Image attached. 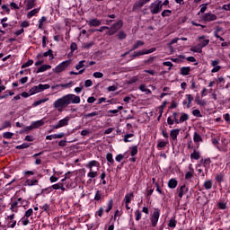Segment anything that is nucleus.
<instances>
[{"label": "nucleus", "instance_id": "6e6d98bb", "mask_svg": "<svg viewBox=\"0 0 230 230\" xmlns=\"http://www.w3.org/2000/svg\"><path fill=\"white\" fill-rule=\"evenodd\" d=\"M8 127H12V123L9 120H5L3 123L2 128H0V130H3V128H8Z\"/></svg>", "mask_w": 230, "mask_h": 230}, {"label": "nucleus", "instance_id": "2f4dec72", "mask_svg": "<svg viewBox=\"0 0 230 230\" xmlns=\"http://www.w3.org/2000/svg\"><path fill=\"white\" fill-rule=\"evenodd\" d=\"M49 84H40L39 85H38V89H39V91H40V93H42V91H46V89H49Z\"/></svg>", "mask_w": 230, "mask_h": 230}, {"label": "nucleus", "instance_id": "aec40b11", "mask_svg": "<svg viewBox=\"0 0 230 230\" xmlns=\"http://www.w3.org/2000/svg\"><path fill=\"white\" fill-rule=\"evenodd\" d=\"M39 180H26L25 186H37Z\"/></svg>", "mask_w": 230, "mask_h": 230}, {"label": "nucleus", "instance_id": "e2e57ef3", "mask_svg": "<svg viewBox=\"0 0 230 230\" xmlns=\"http://www.w3.org/2000/svg\"><path fill=\"white\" fill-rule=\"evenodd\" d=\"M70 49L72 52L76 51L78 49V45H76L75 42L71 43Z\"/></svg>", "mask_w": 230, "mask_h": 230}, {"label": "nucleus", "instance_id": "72a5a7b5", "mask_svg": "<svg viewBox=\"0 0 230 230\" xmlns=\"http://www.w3.org/2000/svg\"><path fill=\"white\" fill-rule=\"evenodd\" d=\"M195 102L198 105H201L202 107H204V105H206V102L200 100V96H199V95L196 96Z\"/></svg>", "mask_w": 230, "mask_h": 230}, {"label": "nucleus", "instance_id": "dca6fc26", "mask_svg": "<svg viewBox=\"0 0 230 230\" xmlns=\"http://www.w3.org/2000/svg\"><path fill=\"white\" fill-rule=\"evenodd\" d=\"M132 199H134V192H131L129 194H126L124 200L125 204H130Z\"/></svg>", "mask_w": 230, "mask_h": 230}, {"label": "nucleus", "instance_id": "20e7f679", "mask_svg": "<svg viewBox=\"0 0 230 230\" xmlns=\"http://www.w3.org/2000/svg\"><path fill=\"white\" fill-rule=\"evenodd\" d=\"M69 66H71V60L63 61L54 68V73H62V71H66Z\"/></svg>", "mask_w": 230, "mask_h": 230}, {"label": "nucleus", "instance_id": "2eb2a0df", "mask_svg": "<svg viewBox=\"0 0 230 230\" xmlns=\"http://www.w3.org/2000/svg\"><path fill=\"white\" fill-rule=\"evenodd\" d=\"M43 125H44V120L40 119V120L32 122L31 127L33 129V128H39V127H42Z\"/></svg>", "mask_w": 230, "mask_h": 230}, {"label": "nucleus", "instance_id": "b1692460", "mask_svg": "<svg viewBox=\"0 0 230 230\" xmlns=\"http://www.w3.org/2000/svg\"><path fill=\"white\" fill-rule=\"evenodd\" d=\"M190 159H196V160L200 159V153H199V151L194 149L193 153L190 155Z\"/></svg>", "mask_w": 230, "mask_h": 230}, {"label": "nucleus", "instance_id": "6ab92c4d", "mask_svg": "<svg viewBox=\"0 0 230 230\" xmlns=\"http://www.w3.org/2000/svg\"><path fill=\"white\" fill-rule=\"evenodd\" d=\"M48 69H51L49 65H42L38 68L36 73H44V71H48Z\"/></svg>", "mask_w": 230, "mask_h": 230}, {"label": "nucleus", "instance_id": "de8ad7c7", "mask_svg": "<svg viewBox=\"0 0 230 230\" xmlns=\"http://www.w3.org/2000/svg\"><path fill=\"white\" fill-rule=\"evenodd\" d=\"M3 137H4L5 139H12V137H13V133L5 132L3 134Z\"/></svg>", "mask_w": 230, "mask_h": 230}, {"label": "nucleus", "instance_id": "f3484780", "mask_svg": "<svg viewBox=\"0 0 230 230\" xmlns=\"http://www.w3.org/2000/svg\"><path fill=\"white\" fill-rule=\"evenodd\" d=\"M186 191H188V189H186V185H182L179 190L178 197H180V199H182Z\"/></svg>", "mask_w": 230, "mask_h": 230}, {"label": "nucleus", "instance_id": "f257e3e1", "mask_svg": "<svg viewBox=\"0 0 230 230\" xmlns=\"http://www.w3.org/2000/svg\"><path fill=\"white\" fill-rule=\"evenodd\" d=\"M71 103H80V96L75 95L73 93H68L56 100L53 103V107L54 109H58V112H62V111L67 108V106L71 105Z\"/></svg>", "mask_w": 230, "mask_h": 230}, {"label": "nucleus", "instance_id": "9d476101", "mask_svg": "<svg viewBox=\"0 0 230 230\" xmlns=\"http://www.w3.org/2000/svg\"><path fill=\"white\" fill-rule=\"evenodd\" d=\"M190 71H191L190 66H182L180 69V75H181V76H188V75H190Z\"/></svg>", "mask_w": 230, "mask_h": 230}, {"label": "nucleus", "instance_id": "0e129e2a", "mask_svg": "<svg viewBox=\"0 0 230 230\" xmlns=\"http://www.w3.org/2000/svg\"><path fill=\"white\" fill-rule=\"evenodd\" d=\"M136 82H137V76H133L131 79H129L128 81V85H132V84H136Z\"/></svg>", "mask_w": 230, "mask_h": 230}, {"label": "nucleus", "instance_id": "f704fd0d", "mask_svg": "<svg viewBox=\"0 0 230 230\" xmlns=\"http://www.w3.org/2000/svg\"><path fill=\"white\" fill-rule=\"evenodd\" d=\"M204 188L205 190H211V188H213V182H211V181H206L204 182Z\"/></svg>", "mask_w": 230, "mask_h": 230}, {"label": "nucleus", "instance_id": "f03ea898", "mask_svg": "<svg viewBox=\"0 0 230 230\" xmlns=\"http://www.w3.org/2000/svg\"><path fill=\"white\" fill-rule=\"evenodd\" d=\"M121 28H123V21L119 20L117 22H115L111 25L109 31L107 32V35L112 36L115 33H118V31H119V30H121Z\"/></svg>", "mask_w": 230, "mask_h": 230}, {"label": "nucleus", "instance_id": "ddd939ff", "mask_svg": "<svg viewBox=\"0 0 230 230\" xmlns=\"http://www.w3.org/2000/svg\"><path fill=\"white\" fill-rule=\"evenodd\" d=\"M186 98L188 100V102L186 101H183V105H186V103H187V109H190V107H191V102H193V95L187 94Z\"/></svg>", "mask_w": 230, "mask_h": 230}, {"label": "nucleus", "instance_id": "69168bd1", "mask_svg": "<svg viewBox=\"0 0 230 230\" xmlns=\"http://www.w3.org/2000/svg\"><path fill=\"white\" fill-rule=\"evenodd\" d=\"M94 78H103V73L102 72H95L93 73Z\"/></svg>", "mask_w": 230, "mask_h": 230}, {"label": "nucleus", "instance_id": "680f3d73", "mask_svg": "<svg viewBox=\"0 0 230 230\" xmlns=\"http://www.w3.org/2000/svg\"><path fill=\"white\" fill-rule=\"evenodd\" d=\"M94 116H98V112L97 111H93L92 113L85 114L84 118L85 119H87V118H94Z\"/></svg>", "mask_w": 230, "mask_h": 230}, {"label": "nucleus", "instance_id": "473e14b6", "mask_svg": "<svg viewBox=\"0 0 230 230\" xmlns=\"http://www.w3.org/2000/svg\"><path fill=\"white\" fill-rule=\"evenodd\" d=\"M145 55V49L137 52H134V54L131 56V58H137V57H141Z\"/></svg>", "mask_w": 230, "mask_h": 230}, {"label": "nucleus", "instance_id": "4c0bfd02", "mask_svg": "<svg viewBox=\"0 0 230 230\" xmlns=\"http://www.w3.org/2000/svg\"><path fill=\"white\" fill-rule=\"evenodd\" d=\"M24 148H30V145L23 143V144L16 146V150H24Z\"/></svg>", "mask_w": 230, "mask_h": 230}, {"label": "nucleus", "instance_id": "ea45409f", "mask_svg": "<svg viewBox=\"0 0 230 230\" xmlns=\"http://www.w3.org/2000/svg\"><path fill=\"white\" fill-rule=\"evenodd\" d=\"M150 0H140L137 4V6L138 8H142V6H145V4H146V3H149Z\"/></svg>", "mask_w": 230, "mask_h": 230}, {"label": "nucleus", "instance_id": "bb28decb", "mask_svg": "<svg viewBox=\"0 0 230 230\" xmlns=\"http://www.w3.org/2000/svg\"><path fill=\"white\" fill-rule=\"evenodd\" d=\"M87 177H89V179H94V178L98 177V172H94V171H93V169H91L87 174Z\"/></svg>", "mask_w": 230, "mask_h": 230}, {"label": "nucleus", "instance_id": "09e8293b", "mask_svg": "<svg viewBox=\"0 0 230 230\" xmlns=\"http://www.w3.org/2000/svg\"><path fill=\"white\" fill-rule=\"evenodd\" d=\"M93 46H94V42L91 41L89 43H84L83 44V48L84 49H90V48H93Z\"/></svg>", "mask_w": 230, "mask_h": 230}, {"label": "nucleus", "instance_id": "864d4df0", "mask_svg": "<svg viewBox=\"0 0 230 230\" xmlns=\"http://www.w3.org/2000/svg\"><path fill=\"white\" fill-rule=\"evenodd\" d=\"M217 182H224V174L220 173L216 176Z\"/></svg>", "mask_w": 230, "mask_h": 230}, {"label": "nucleus", "instance_id": "1a4fd4ad", "mask_svg": "<svg viewBox=\"0 0 230 230\" xmlns=\"http://www.w3.org/2000/svg\"><path fill=\"white\" fill-rule=\"evenodd\" d=\"M87 24L90 25V27H98V26H102V20H98V19H91L90 21L87 22Z\"/></svg>", "mask_w": 230, "mask_h": 230}, {"label": "nucleus", "instance_id": "c85d7f7f", "mask_svg": "<svg viewBox=\"0 0 230 230\" xmlns=\"http://www.w3.org/2000/svg\"><path fill=\"white\" fill-rule=\"evenodd\" d=\"M117 37L119 39V40H124V39H127V33H125V31H120L118 34Z\"/></svg>", "mask_w": 230, "mask_h": 230}, {"label": "nucleus", "instance_id": "a878e982", "mask_svg": "<svg viewBox=\"0 0 230 230\" xmlns=\"http://www.w3.org/2000/svg\"><path fill=\"white\" fill-rule=\"evenodd\" d=\"M49 100V98H45L37 102H34L32 104V107H38V105H41V103H46V102H48Z\"/></svg>", "mask_w": 230, "mask_h": 230}, {"label": "nucleus", "instance_id": "58836bf2", "mask_svg": "<svg viewBox=\"0 0 230 230\" xmlns=\"http://www.w3.org/2000/svg\"><path fill=\"white\" fill-rule=\"evenodd\" d=\"M130 155H132V157L137 155V146H133L132 147H130Z\"/></svg>", "mask_w": 230, "mask_h": 230}, {"label": "nucleus", "instance_id": "338daca9", "mask_svg": "<svg viewBox=\"0 0 230 230\" xmlns=\"http://www.w3.org/2000/svg\"><path fill=\"white\" fill-rule=\"evenodd\" d=\"M112 209V199H111L108 203V208L106 209V213H109Z\"/></svg>", "mask_w": 230, "mask_h": 230}, {"label": "nucleus", "instance_id": "5fc2aeb1", "mask_svg": "<svg viewBox=\"0 0 230 230\" xmlns=\"http://www.w3.org/2000/svg\"><path fill=\"white\" fill-rule=\"evenodd\" d=\"M30 130H33V127L31 125L25 127L23 130L20 131V134H24V132L28 133Z\"/></svg>", "mask_w": 230, "mask_h": 230}, {"label": "nucleus", "instance_id": "4d7b16f0", "mask_svg": "<svg viewBox=\"0 0 230 230\" xmlns=\"http://www.w3.org/2000/svg\"><path fill=\"white\" fill-rule=\"evenodd\" d=\"M85 62V60H82L79 62V64L75 66V69L80 70L82 69V67H85V65L84 64Z\"/></svg>", "mask_w": 230, "mask_h": 230}, {"label": "nucleus", "instance_id": "bf43d9fd", "mask_svg": "<svg viewBox=\"0 0 230 230\" xmlns=\"http://www.w3.org/2000/svg\"><path fill=\"white\" fill-rule=\"evenodd\" d=\"M192 114H193V116H196L197 118H202V115L200 114V110H193Z\"/></svg>", "mask_w": 230, "mask_h": 230}, {"label": "nucleus", "instance_id": "9b49d317", "mask_svg": "<svg viewBox=\"0 0 230 230\" xmlns=\"http://www.w3.org/2000/svg\"><path fill=\"white\" fill-rule=\"evenodd\" d=\"M179 132H181V129L179 128L171 130L170 136L172 141H177V136H179Z\"/></svg>", "mask_w": 230, "mask_h": 230}, {"label": "nucleus", "instance_id": "39448f33", "mask_svg": "<svg viewBox=\"0 0 230 230\" xmlns=\"http://www.w3.org/2000/svg\"><path fill=\"white\" fill-rule=\"evenodd\" d=\"M151 13L155 15L163 10V4H161V1H155V3L151 4L150 5Z\"/></svg>", "mask_w": 230, "mask_h": 230}, {"label": "nucleus", "instance_id": "423d86ee", "mask_svg": "<svg viewBox=\"0 0 230 230\" xmlns=\"http://www.w3.org/2000/svg\"><path fill=\"white\" fill-rule=\"evenodd\" d=\"M217 17L216 14H213L211 13H207L202 15V21L205 22H211L212 21H217Z\"/></svg>", "mask_w": 230, "mask_h": 230}, {"label": "nucleus", "instance_id": "e433bc0d", "mask_svg": "<svg viewBox=\"0 0 230 230\" xmlns=\"http://www.w3.org/2000/svg\"><path fill=\"white\" fill-rule=\"evenodd\" d=\"M33 66V59H29L25 64L22 65V69Z\"/></svg>", "mask_w": 230, "mask_h": 230}, {"label": "nucleus", "instance_id": "79ce46f5", "mask_svg": "<svg viewBox=\"0 0 230 230\" xmlns=\"http://www.w3.org/2000/svg\"><path fill=\"white\" fill-rule=\"evenodd\" d=\"M48 21V18L46 16H42L41 19L39 21V28L41 30L42 26H44L43 22H46Z\"/></svg>", "mask_w": 230, "mask_h": 230}, {"label": "nucleus", "instance_id": "49530a36", "mask_svg": "<svg viewBox=\"0 0 230 230\" xmlns=\"http://www.w3.org/2000/svg\"><path fill=\"white\" fill-rule=\"evenodd\" d=\"M106 159H107L108 163H111V164H114V159L112 158V154L108 153L106 155Z\"/></svg>", "mask_w": 230, "mask_h": 230}, {"label": "nucleus", "instance_id": "7c9ffc66", "mask_svg": "<svg viewBox=\"0 0 230 230\" xmlns=\"http://www.w3.org/2000/svg\"><path fill=\"white\" fill-rule=\"evenodd\" d=\"M193 139H194V143H200V141H202V137L199 135V133L195 132Z\"/></svg>", "mask_w": 230, "mask_h": 230}, {"label": "nucleus", "instance_id": "a18cd8bd", "mask_svg": "<svg viewBox=\"0 0 230 230\" xmlns=\"http://www.w3.org/2000/svg\"><path fill=\"white\" fill-rule=\"evenodd\" d=\"M190 119V116H188L187 113H182V115L180 118V121H181V123H184V121H187V119Z\"/></svg>", "mask_w": 230, "mask_h": 230}, {"label": "nucleus", "instance_id": "f8f14e48", "mask_svg": "<svg viewBox=\"0 0 230 230\" xmlns=\"http://www.w3.org/2000/svg\"><path fill=\"white\" fill-rule=\"evenodd\" d=\"M177 184H178V181L175 178H172L168 181V186L169 188H171V190H175V188H177Z\"/></svg>", "mask_w": 230, "mask_h": 230}, {"label": "nucleus", "instance_id": "603ef678", "mask_svg": "<svg viewBox=\"0 0 230 230\" xmlns=\"http://www.w3.org/2000/svg\"><path fill=\"white\" fill-rule=\"evenodd\" d=\"M190 51L194 53H202V49L200 47H191Z\"/></svg>", "mask_w": 230, "mask_h": 230}, {"label": "nucleus", "instance_id": "c756f323", "mask_svg": "<svg viewBox=\"0 0 230 230\" xmlns=\"http://www.w3.org/2000/svg\"><path fill=\"white\" fill-rule=\"evenodd\" d=\"M36 0H27V10H31L35 6Z\"/></svg>", "mask_w": 230, "mask_h": 230}, {"label": "nucleus", "instance_id": "37998d69", "mask_svg": "<svg viewBox=\"0 0 230 230\" xmlns=\"http://www.w3.org/2000/svg\"><path fill=\"white\" fill-rule=\"evenodd\" d=\"M208 44H209V40H204L203 41H201V43H199L198 45L199 48H206V46H208Z\"/></svg>", "mask_w": 230, "mask_h": 230}, {"label": "nucleus", "instance_id": "3c124183", "mask_svg": "<svg viewBox=\"0 0 230 230\" xmlns=\"http://www.w3.org/2000/svg\"><path fill=\"white\" fill-rule=\"evenodd\" d=\"M224 31V29L220 26L216 27L215 31H214L215 37H218V35H219L218 33H220V31Z\"/></svg>", "mask_w": 230, "mask_h": 230}, {"label": "nucleus", "instance_id": "393cba45", "mask_svg": "<svg viewBox=\"0 0 230 230\" xmlns=\"http://www.w3.org/2000/svg\"><path fill=\"white\" fill-rule=\"evenodd\" d=\"M200 163L204 165L205 168H209L210 164H211V159L208 158V159H202L200 161Z\"/></svg>", "mask_w": 230, "mask_h": 230}, {"label": "nucleus", "instance_id": "5701e85b", "mask_svg": "<svg viewBox=\"0 0 230 230\" xmlns=\"http://www.w3.org/2000/svg\"><path fill=\"white\" fill-rule=\"evenodd\" d=\"M37 93H40L39 90V86H33L29 90V93L31 96H33V94H37Z\"/></svg>", "mask_w": 230, "mask_h": 230}, {"label": "nucleus", "instance_id": "0eeeda50", "mask_svg": "<svg viewBox=\"0 0 230 230\" xmlns=\"http://www.w3.org/2000/svg\"><path fill=\"white\" fill-rule=\"evenodd\" d=\"M69 124V117H66L63 119H60L58 123V125L54 126L53 128H62V127H66V125Z\"/></svg>", "mask_w": 230, "mask_h": 230}, {"label": "nucleus", "instance_id": "7ed1b4c3", "mask_svg": "<svg viewBox=\"0 0 230 230\" xmlns=\"http://www.w3.org/2000/svg\"><path fill=\"white\" fill-rule=\"evenodd\" d=\"M26 206H28V201L22 200V199L20 198L11 204L10 209L14 213H17V209H15L16 208H26Z\"/></svg>", "mask_w": 230, "mask_h": 230}, {"label": "nucleus", "instance_id": "c9c22d12", "mask_svg": "<svg viewBox=\"0 0 230 230\" xmlns=\"http://www.w3.org/2000/svg\"><path fill=\"white\" fill-rule=\"evenodd\" d=\"M43 57H49L50 60H53V58H55V57H53L52 49H49L47 52L43 53Z\"/></svg>", "mask_w": 230, "mask_h": 230}, {"label": "nucleus", "instance_id": "c03bdc74", "mask_svg": "<svg viewBox=\"0 0 230 230\" xmlns=\"http://www.w3.org/2000/svg\"><path fill=\"white\" fill-rule=\"evenodd\" d=\"M172 15V10H164L162 12V17H170Z\"/></svg>", "mask_w": 230, "mask_h": 230}, {"label": "nucleus", "instance_id": "8fccbe9b", "mask_svg": "<svg viewBox=\"0 0 230 230\" xmlns=\"http://www.w3.org/2000/svg\"><path fill=\"white\" fill-rule=\"evenodd\" d=\"M22 226H28L30 224V219L29 217H26V216H24L22 220H21Z\"/></svg>", "mask_w": 230, "mask_h": 230}, {"label": "nucleus", "instance_id": "4468645a", "mask_svg": "<svg viewBox=\"0 0 230 230\" xmlns=\"http://www.w3.org/2000/svg\"><path fill=\"white\" fill-rule=\"evenodd\" d=\"M93 166H96L97 168L100 167V163H98V161L93 160L88 163V164L86 165L87 168H89V170H93Z\"/></svg>", "mask_w": 230, "mask_h": 230}, {"label": "nucleus", "instance_id": "4be33fe9", "mask_svg": "<svg viewBox=\"0 0 230 230\" xmlns=\"http://www.w3.org/2000/svg\"><path fill=\"white\" fill-rule=\"evenodd\" d=\"M140 91H142V93H146V94H152V91L148 88H146V85L145 84H141L139 86Z\"/></svg>", "mask_w": 230, "mask_h": 230}, {"label": "nucleus", "instance_id": "13d9d810", "mask_svg": "<svg viewBox=\"0 0 230 230\" xmlns=\"http://www.w3.org/2000/svg\"><path fill=\"white\" fill-rule=\"evenodd\" d=\"M33 215V209L32 208H29L26 212L24 217H26L27 218H30V217H31Z\"/></svg>", "mask_w": 230, "mask_h": 230}, {"label": "nucleus", "instance_id": "a211bd4d", "mask_svg": "<svg viewBox=\"0 0 230 230\" xmlns=\"http://www.w3.org/2000/svg\"><path fill=\"white\" fill-rule=\"evenodd\" d=\"M4 208H6V204H4V196L0 195V213L4 211Z\"/></svg>", "mask_w": 230, "mask_h": 230}, {"label": "nucleus", "instance_id": "052dcab7", "mask_svg": "<svg viewBox=\"0 0 230 230\" xmlns=\"http://www.w3.org/2000/svg\"><path fill=\"white\" fill-rule=\"evenodd\" d=\"M58 85H59V87H63V89H67V87H69V85H73V81H70L67 84H59Z\"/></svg>", "mask_w": 230, "mask_h": 230}, {"label": "nucleus", "instance_id": "6e6552de", "mask_svg": "<svg viewBox=\"0 0 230 230\" xmlns=\"http://www.w3.org/2000/svg\"><path fill=\"white\" fill-rule=\"evenodd\" d=\"M159 216H160L159 209L155 210L153 213L151 217V222H152L153 227H155V226H157V222H159Z\"/></svg>", "mask_w": 230, "mask_h": 230}, {"label": "nucleus", "instance_id": "412c9836", "mask_svg": "<svg viewBox=\"0 0 230 230\" xmlns=\"http://www.w3.org/2000/svg\"><path fill=\"white\" fill-rule=\"evenodd\" d=\"M139 46H145V42L142 40H137V42L133 45L130 51H135V49H137V48H139Z\"/></svg>", "mask_w": 230, "mask_h": 230}, {"label": "nucleus", "instance_id": "774afa93", "mask_svg": "<svg viewBox=\"0 0 230 230\" xmlns=\"http://www.w3.org/2000/svg\"><path fill=\"white\" fill-rule=\"evenodd\" d=\"M218 208H219V209H226L227 205L224 202H219L218 203Z\"/></svg>", "mask_w": 230, "mask_h": 230}, {"label": "nucleus", "instance_id": "cd10ccee", "mask_svg": "<svg viewBox=\"0 0 230 230\" xmlns=\"http://www.w3.org/2000/svg\"><path fill=\"white\" fill-rule=\"evenodd\" d=\"M39 10H40L39 8H36V9H33L31 12H29L27 13L28 19H31V17H33V15H37V13L39 12Z\"/></svg>", "mask_w": 230, "mask_h": 230}, {"label": "nucleus", "instance_id": "a19ab883", "mask_svg": "<svg viewBox=\"0 0 230 230\" xmlns=\"http://www.w3.org/2000/svg\"><path fill=\"white\" fill-rule=\"evenodd\" d=\"M177 226V220L175 218H171L168 224L169 227H175Z\"/></svg>", "mask_w": 230, "mask_h": 230}]
</instances>
